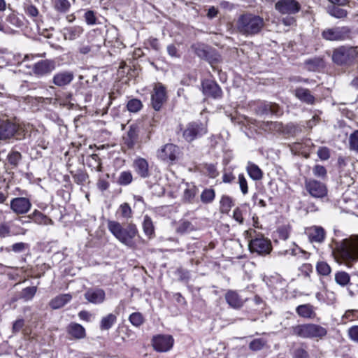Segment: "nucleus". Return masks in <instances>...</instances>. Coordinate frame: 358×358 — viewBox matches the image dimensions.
Listing matches in <instances>:
<instances>
[{
    "label": "nucleus",
    "mask_w": 358,
    "mask_h": 358,
    "mask_svg": "<svg viewBox=\"0 0 358 358\" xmlns=\"http://www.w3.org/2000/svg\"><path fill=\"white\" fill-rule=\"evenodd\" d=\"M335 253L347 267L351 268L355 262H358V236L337 242Z\"/></svg>",
    "instance_id": "f257e3e1"
},
{
    "label": "nucleus",
    "mask_w": 358,
    "mask_h": 358,
    "mask_svg": "<svg viewBox=\"0 0 358 358\" xmlns=\"http://www.w3.org/2000/svg\"><path fill=\"white\" fill-rule=\"evenodd\" d=\"M108 229L121 243L131 248L136 247L134 238L138 231L135 224H129L126 227H123L120 222L109 220Z\"/></svg>",
    "instance_id": "f03ea898"
},
{
    "label": "nucleus",
    "mask_w": 358,
    "mask_h": 358,
    "mask_svg": "<svg viewBox=\"0 0 358 358\" xmlns=\"http://www.w3.org/2000/svg\"><path fill=\"white\" fill-rule=\"evenodd\" d=\"M292 334L301 338L322 339L327 334L326 328L314 323H305L293 326Z\"/></svg>",
    "instance_id": "7ed1b4c3"
},
{
    "label": "nucleus",
    "mask_w": 358,
    "mask_h": 358,
    "mask_svg": "<svg viewBox=\"0 0 358 358\" xmlns=\"http://www.w3.org/2000/svg\"><path fill=\"white\" fill-rule=\"evenodd\" d=\"M263 25V19L252 14L241 15L237 22V29L243 34H257L261 30Z\"/></svg>",
    "instance_id": "20e7f679"
},
{
    "label": "nucleus",
    "mask_w": 358,
    "mask_h": 358,
    "mask_svg": "<svg viewBox=\"0 0 358 358\" xmlns=\"http://www.w3.org/2000/svg\"><path fill=\"white\" fill-rule=\"evenodd\" d=\"M357 56L354 47L340 46L335 49L332 55V60L337 65H349Z\"/></svg>",
    "instance_id": "39448f33"
},
{
    "label": "nucleus",
    "mask_w": 358,
    "mask_h": 358,
    "mask_svg": "<svg viewBox=\"0 0 358 358\" xmlns=\"http://www.w3.org/2000/svg\"><path fill=\"white\" fill-rule=\"evenodd\" d=\"M206 133L207 127L205 124L193 122L186 126L183 131L182 136L187 142H192L194 139L201 137Z\"/></svg>",
    "instance_id": "423d86ee"
},
{
    "label": "nucleus",
    "mask_w": 358,
    "mask_h": 358,
    "mask_svg": "<svg viewBox=\"0 0 358 358\" xmlns=\"http://www.w3.org/2000/svg\"><path fill=\"white\" fill-rule=\"evenodd\" d=\"M350 32L348 27H335L323 30L322 36L327 41H343L349 37Z\"/></svg>",
    "instance_id": "0eeeda50"
},
{
    "label": "nucleus",
    "mask_w": 358,
    "mask_h": 358,
    "mask_svg": "<svg viewBox=\"0 0 358 358\" xmlns=\"http://www.w3.org/2000/svg\"><path fill=\"white\" fill-rule=\"evenodd\" d=\"M305 187L313 197L323 198L327 195V188L325 184L315 179L306 180Z\"/></svg>",
    "instance_id": "6e6552de"
},
{
    "label": "nucleus",
    "mask_w": 358,
    "mask_h": 358,
    "mask_svg": "<svg viewBox=\"0 0 358 358\" xmlns=\"http://www.w3.org/2000/svg\"><path fill=\"white\" fill-rule=\"evenodd\" d=\"M152 343L156 351L166 352L173 348L174 339L170 335H157L153 337Z\"/></svg>",
    "instance_id": "1a4fd4ad"
},
{
    "label": "nucleus",
    "mask_w": 358,
    "mask_h": 358,
    "mask_svg": "<svg viewBox=\"0 0 358 358\" xmlns=\"http://www.w3.org/2000/svg\"><path fill=\"white\" fill-rule=\"evenodd\" d=\"M249 248L251 252L259 255L268 254L271 250V244L269 240L262 236L257 237L250 241Z\"/></svg>",
    "instance_id": "9d476101"
},
{
    "label": "nucleus",
    "mask_w": 358,
    "mask_h": 358,
    "mask_svg": "<svg viewBox=\"0 0 358 358\" xmlns=\"http://www.w3.org/2000/svg\"><path fill=\"white\" fill-rule=\"evenodd\" d=\"M166 99L165 87L161 84H155L151 95V103L153 108L158 111Z\"/></svg>",
    "instance_id": "9b49d317"
},
{
    "label": "nucleus",
    "mask_w": 358,
    "mask_h": 358,
    "mask_svg": "<svg viewBox=\"0 0 358 358\" xmlns=\"http://www.w3.org/2000/svg\"><path fill=\"white\" fill-rule=\"evenodd\" d=\"M275 8L281 14L292 15L298 13L301 6L296 0H280L275 3Z\"/></svg>",
    "instance_id": "f8f14e48"
},
{
    "label": "nucleus",
    "mask_w": 358,
    "mask_h": 358,
    "mask_svg": "<svg viewBox=\"0 0 358 358\" xmlns=\"http://www.w3.org/2000/svg\"><path fill=\"white\" fill-rule=\"evenodd\" d=\"M31 208V203L26 197H16L10 201V208L17 215L26 214Z\"/></svg>",
    "instance_id": "ddd939ff"
},
{
    "label": "nucleus",
    "mask_w": 358,
    "mask_h": 358,
    "mask_svg": "<svg viewBox=\"0 0 358 358\" xmlns=\"http://www.w3.org/2000/svg\"><path fill=\"white\" fill-rule=\"evenodd\" d=\"M304 233L311 243L320 244L324 242L326 236L324 229L320 226H312L306 228Z\"/></svg>",
    "instance_id": "4468645a"
},
{
    "label": "nucleus",
    "mask_w": 358,
    "mask_h": 358,
    "mask_svg": "<svg viewBox=\"0 0 358 358\" xmlns=\"http://www.w3.org/2000/svg\"><path fill=\"white\" fill-rule=\"evenodd\" d=\"M178 154V147L173 144L169 143L158 150L157 157L164 162H173L176 159Z\"/></svg>",
    "instance_id": "2eb2a0df"
},
{
    "label": "nucleus",
    "mask_w": 358,
    "mask_h": 358,
    "mask_svg": "<svg viewBox=\"0 0 358 358\" xmlns=\"http://www.w3.org/2000/svg\"><path fill=\"white\" fill-rule=\"evenodd\" d=\"M202 91L206 96L213 99H219L222 95L220 86L211 80H205L202 82Z\"/></svg>",
    "instance_id": "dca6fc26"
},
{
    "label": "nucleus",
    "mask_w": 358,
    "mask_h": 358,
    "mask_svg": "<svg viewBox=\"0 0 358 358\" xmlns=\"http://www.w3.org/2000/svg\"><path fill=\"white\" fill-rule=\"evenodd\" d=\"M17 131L15 124L10 122L6 117H0V140L12 137Z\"/></svg>",
    "instance_id": "f3484780"
},
{
    "label": "nucleus",
    "mask_w": 358,
    "mask_h": 358,
    "mask_svg": "<svg viewBox=\"0 0 358 358\" xmlns=\"http://www.w3.org/2000/svg\"><path fill=\"white\" fill-rule=\"evenodd\" d=\"M138 127L135 124L131 125L129 130L122 136L123 146L128 149L133 148L138 141Z\"/></svg>",
    "instance_id": "a211bd4d"
},
{
    "label": "nucleus",
    "mask_w": 358,
    "mask_h": 358,
    "mask_svg": "<svg viewBox=\"0 0 358 358\" xmlns=\"http://www.w3.org/2000/svg\"><path fill=\"white\" fill-rule=\"evenodd\" d=\"M55 69V63L52 60L45 59L36 63L33 71L35 75L43 76L50 73Z\"/></svg>",
    "instance_id": "6ab92c4d"
},
{
    "label": "nucleus",
    "mask_w": 358,
    "mask_h": 358,
    "mask_svg": "<svg viewBox=\"0 0 358 358\" xmlns=\"http://www.w3.org/2000/svg\"><path fill=\"white\" fill-rule=\"evenodd\" d=\"M85 299L91 303H102L106 298L105 292L99 288H91L86 291L84 294Z\"/></svg>",
    "instance_id": "aec40b11"
},
{
    "label": "nucleus",
    "mask_w": 358,
    "mask_h": 358,
    "mask_svg": "<svg viewBox=\"0 0 358 358\" xmlns=\"http://www.w3.org/2000/svg\"><path fill=\"white\" fill-rule=\"evenodd\" d=\"M74 78V74L71 71H61L55 74L52 83L58 87H64L69 85Z\"/></svg>",
    "instance_id": "412c9836"
},
{
    "label": "nucleus",
    "mask_w": 358,
    "mask_h": 358,
    "mask_svg": "<svg viewBox=\"0 0 358 358\" xmlns=\"http://www.w3.org/2000/svg\"><path fill=\"white\" fill-rule=\"evenodd\" d=\"M134 168L135 171L143 178L150 176L148 162L144 158L136 159L134 162Z\"/></svg>",
    "instance_id": "4be33fe9"
},
{
    "label": "nucleus",
    "mask_w": 358,
    "mask_h": 358,
    "mask_svg": "<svg viewBox=\"0 0 358 358\" xmlns=\"http://www.w3.org/2000/svg\"><path fill=\"white\" fill-rule=\"evenodd\" d=\"M83 33V29L80 26H71L64 27L62 34L64 40L74 41L78 38Z\"/></svg>",
    "instance_id": "5701e85b"
},
{
    "label": "nucleus",
    "mask_w": 358,
    "mask_h": 358,
    "mask_svg": "<svg viewBox=\"0 0 358 358\" xmlns=\"http://www.w3.org/2000/svg\"><path fill=\"white\" fill-rule=\"evenodd\" d=\"M296 312L300 317L306 319H313L316 316L315 308L309 303L298 306Z\"/></svg>",
    "instance_id": "b1692460"
},
{
    "label": "nucleus",
    "mask_w": 358,
    "mask_h": 358,
    "mask_svg": "<svg viewBox=\"0 0 358 358\" xmlns=\"http://www.w3.org/2000/svg\"><path fill=\"white\" fill-rule=\"evenodd\" d=\"M225 299L227 303L234 308H241L244 303L238 293L232 290H229L226 293Z\"/></svg>",
    "instance_id": "393cba45"
},
{
    "label": "nucleus",
    "mask_w": 358,
    "mask_h": 358,
    "mask_svg": "<svg viewBox=\"0 0 358 358\" xmlns=\"http://www.w3.org/2000/svg\"><path fill=\"white\" fill-rule=\"evenodd\" d=\"M71 299L72 296L69 294H60L53 298L49 305L52 309H59L69 303Z\"/></svg>",
    "instance_id": "a878e982"
},
{
    "label": "nucleus",
    "mask_w": 358,
    "mask_h": 358,
    "mask_svg": "<svg viewBox=\"0 0 358 358\" xmlns=\"http://www.w3.org/2000/svg\"><path fill=\"white\" fill-rule=\"evenodd\" d=\"M295 96L301 101L307 104H313L315 102V97L311 94L308 89L297 88L295 90Z\"/></svg>",
    "instance_id": "bb28decb"
},
{
    "label": "nucleus",
    "mask_w": 358,
    "mask_h": 358,
    "mask_svg": "<svg viewBox=\"0 0 358 358\" xmlns=\"http://www.w3.org/2000/svg\"><path fill=\"white\" fill-rule=\"evenodd\" d=\"M68 333L73 337L80 339L85 336L84 327L77 323H71L67 328Z\"/></svg>",
    "instance_id": "cd10ccee"
},
{
    "label": "nucleus",
    "mask_w": 358,
    "mask_h": 358,
    "mask_svg": "<svg viewBox=\"0 0 358 358\" xmlns=\"http://www.w3.org/2000/svg\"><path fill=\"white\" fill-rule=\"evenodd\" d=\"M28 218L32 220L38 224L48 225L52 224V220L41 212L35 210L32 213L28 215Z\"/></svg>",
    "instance_id": "c85d7f7f"
},
{
    "label": "nucleus",
    "mask_w": 358,
    "mask_h": 358,
    "mask_svg": "<svg viewBox=\"0 0 358 358\" xmlns=\"http://www.w3.org/2000/svg\"><path fill=\"white\" fill-rule=\"evenodd\" d=\"M249 176L254 180H259L262 178L263 173L259 167L249 162L246 167Z\"/></svg>",
    "instance_id": "c756f323"
},
{
    "label": "nucleus",
    "mask_w": 358,
    "mask_h": 358,
    "mask_svg": "<svg viewBox=\"0 0 358 358\" xmlns=\"http://www.w3.org/2000/svg\"><path fill=\"white\" fill-rule=\"evenodd\" d=\"M117 316L113 313L108 314L102 317L100 322V329L102 330H108L115 323Z\"/></svg>",
    "instance_id": "7c9ffc66"
},
{
    "label": "nucleus",
    "mask_w": 358,
    "mask_h": 358,
    "mask_svg": "<svg viewBox=\"0 0 358 358\" xmlns=\"http://www.w3.org/2000/svg\"><path fill=\"white\" fill-rule=\"evenodd\" d=\"M143 229L145 235L149 236L150 238H151V236L155 234L153 222L148 215L144 216Z\"/></svg>",
    "instance_id": "2f4dec72"
},
{
    "label": "nucleus",
    "mask_w": 358,
    "mask_h": 358,
    "mask_svg": "<svg viewBox=\"0 0 358 358\" xmlns=\"http://www.w3.org/2000/svg\"><path fill=\"white\" fill-rule=\"evenodd\" d=\"M24 234L25 230L21 227H19V231L16 233L11 234L10 227L6 223H3L0 225V237L6 238L7 236H10L11 235H17V234Z\"/></svg>",
    "instance_id": "473e14b6"
},
{
    "label": "nucleus",
    "mask_w": 358,
    "mask_h": 358,
    "mask_svg": "<svg viewBox=\"0 0 358 358\" xmlns=\"http://www.w3.org/2000/svg\"><path fill=\"white\" fill-rule=\"evenodd\" d=\"M54 8L60 13H66L69 11L71 3L68 0H53Z\"/></svg>",
    "instance_id": "72a5a7b5"
},
{
    "label": "nucleus",
    "mask_w": 358,
    "mask_h": 358,
    "mask_svg": "<svg viewBox=\"0 0 358 358\" xmlns=\"http://www.w3.org/2000/svg\"><path fill=\"white\" fill-rule=\"evenodd\" d=\"M133 180V176L129 171H125L120 173L117 182L120 185H129Z\"/></svg>",
    "instance_id": "f704fd0d"
},
{
    "label": "nucleus",
    "mask_w": 358,
    "mask_h": 358,
    "mask_svg": "<svg viewBox=\"0 0 358 358\" xmlns=\"http://www.w3.org/2000/svg\"><path fill=\"white\" fill-rule=\"evenodd\" d=\"M234 206L231 198L228 196H223L220 200V210L222 213H227Z\"/></svg>",
    "instance_id": "c9c22d12"
},
{
    "label": "nucleus",
    "mask_w": 358,
    "mask_h": 358,
    "mask_svg": "<svg viewBox=\"0 0 358 358\" xmlns=\"http://www.w3.org/2000/svg\"><path fill=\"white\" fill-rule=\"evenodd\" d=\"M350 280L349 274L345 271H339L335 275L336 282L341 286L347 285L350 282Z\"/></svg>",
    "instance_id": "e433bc0d"
},
{
    "label": "nucleus",
    "mask_w": 358,
    "mask_h": 358,
    "mask_svg": "<svg viewBox=\"0 0 358 358\" xmlns=\"http://www.w3.org/2000/svg\"><path fill=\"white\" fill-rule=\"evenodd\" d=\"M127 107L129 112L137 113L142 108L143 104L139 99H132L128 101Z\"/></svg>",
    "instance_id": "4c0bfd02"
},
{
    "label": "nucleus",
    "mask_w": 358,
    "mask_h": 358,
    "mask_svg": "<svg viewBox=\"0 0 358 358\" xmlns=\"http://www.w3.org/2000/svg\"><path fill=\"white\" fill-rule=\"evenodd\" d=\"M215 198V192L212 189H206L201 194V200L203 203H211Z\"/></svg>",
    "instance_id": "58836bf2"
},
{
    "label": "nucleus",
    "mask_w": 358,
    "mask_h": 358,
    "mask_svg": "<svg viewBox=\"0 0 358 358\" xmlns=\"http://www.w3.org/2000/svg\"><path fill=\"white\" fill-rule=\"evenodd\" d=\"M329 13L336 18H344L347 16V11L339 7L333 6L329 8Z\"/></svg>",
    "instance_id": "ea45409f"
},
{
    "label": "nucleus",
    "mask_w": 358,
    "mask_h": 358,
    "mask_svg": "<svg viewBox=\"0 0 358 358\" xmlns=\"http://www.w3.org/2000/svg\"><path fill=\"white\" fill-rule=\"evenodd\" d=\"M316 270L322 275H328L331 273V267L324 262H318L316 265Z\"/></svg>",
    "instance_id": "a19ab883"
},
{
    "label": "nucleus",
    "mask_w": 358,
    "mask_h": 358,
    "mask_svg": "<svg viewBox=\"0 0 358 358\" xmlns=\"http://www.w3.org/2000/svg\"><path fill=\"white\" fill-rule=\"evenodd\" d=\"M349 143L351 150L358 152V130L350 134L349 138Z\"/></svg>",
    "instance_id": "79ce46f5"
},
{
    "label": "nucleus",
    "mask_w": 358,
    "mask_h": 358,
    "mask_svg": "<svg viewBox=\"0 0 358 358\" xmlns=\"http://www.w3.org/2000/svg\"><path fill=\"white\" fill-rule=\"evenodd\" d=\"M307 68L310 71H316L323 66V61L321 59H314L306 62Z\"/></svg>",
    "instance_id": "37998d69"
},
{
    "label": "nucleus",
    "mask_w": 358,
    "mask_h": 358,
    "mask_svg": "<svg viewBox=\"0 0 358 358\" xmlns=\"http://www.w3.org/2000/svg\"><path fill=\"white\" fill-rule=\"evenodd\" d=\"M130 322L136 327H139L143 322V317L140 313H134L129 316Z\"/></svg>",
    "instance_id": "c03bdc74"
},
{
    "label": "nucleus",
    "mask_w": 358,
    "mask_h": 358,
    "mask_svg": "<svg viewBox=\"0 0 358 358\" xmlns=\"http://www.w3.org/2000/svg\"><path fill=\"white\" fill-rule=\"evenodd\" d=\"M6 20L15 27H20L23 24L22 21L13 13L8 15Z\"/></svg>",
    "instance_id": "a18cd8bd"
},
{
    "label": "nucleus",
    "mask_w": 358,
    "mask_h": 358,
    "mask_svg": "<svg viewBox=\"0 0 358 358\" xmlns=\"http://www.w3.org/2000/svg\"><path fill=\"white\" fill-rule=\"evenodd\" d=\"M21 159V154L19 152L13 151L8 155V160L10 164L16 166Z\"/></svg>",
    "instance_id": "49530a36"
},
{
    "label": "nucleus",
    "mask_w": 358,
    "mask_h": 358,
    "mask_svg": "<svg viewBox=\"0 0 358 358\" xmlns=\"http://www.w3.org/2000/svg\"><path fill=\"white\" fill-rule=\"evenodd\" d=\"M120 211L121 215L124 218L129 219L132 216V210L127 203H124L120 205Z\"/></svg>",
    "instance_id": "de8ad7c7"
},
{
    "label": "nucleus",
    "mask_w": 358,
    "mask_h": 358,
    "mask_svg": "<svg viewBox=\"0 0 358 358\" xmlns=\"http://www.w3.org/2000/svg\"><path fill=\"white\" fill-rule=\"evenodd\" d=\"M194 230V226L188 221L182 222L178 226L177 231L180 233H187Z\"/></svg>",
    "instance_id": "09e8293b"
},
{
    "label": "nucleus",
    "mask_w": 358,
    "mask_h": 358,
    "mask_svg": "<svg viewBox=\"0 0 358 358\" xmlns=\"http://www.w3.org/2000/svg\"><path fill=\"white\" fill-rule=\"evenodd\" d=\"M238 184L243 194H247L248 192V182L244 175L242 173L238 175Z\"/></svg>",
    "instance_id": "8fccbe9b"
},
{
    "label": "nucleus",
    "mask_w": 358,
    "mask_h": 358,
    "mask_svg": "<svg viewBox=\"0 0 358 358\" xmlns=\"http://www.w3.org/2000/svg\"><path fill=\"white\" fill-rule=\"evenodd\" d=\"M313 172L315 176L324 178L327 176V170L324 166L321 165H315L313 167Z\"/></svg>",
    "instance_id": "3c124183"
},
{
    "label": "nucleus",
    "mask_w": 358,
    "mask_h": 358,
    "mask_svg": "<svg viewBox=\"0 0 358 358\" xmlns=\"http://www.w3.org/2000/svg\"><path fill=\"white\" fill-rule=\"evenodd\" d=\"M36 287H28L23 289L22 296L27 300H29L34 297L36 292Z\"/></svg>",
    "instance_id": "603ef678"
},
{
    "label": "nucleus",
    "mask_w": 358,
    "mask_h": 358,
    "mask_svg": "<svg viewBox=\"0 0 358 358\" xmlns=\"http://www.w3.org/2000/svg\"><path fill=\"white\" fill-rule=\"evenodd\" d=\"M279 106L275 103L264 104V113H271V114L278 115L279 113Z\"/></svg>",
    "instance_id": "864d4df0"
},
{
    "label": "nucleus",
    "mask_w": 358,
    "mask_h": 358,
    "mask_svg": "<svg viewBox=\"0 0 358 358\" xmlns=\"http://www.w3.org/2000/svg\"><path fill=\"white\" fill-rule=\"evenodd\" d=\"M265 345V342L260 338L255 339L250 343V348L252 350H259Z\"/></svg>",
    "instance_id": "5fc2aeb1"
},
{
    "label": "nucleus",
    "mask_w": 358,
    "mask_h": 358,
    "mask_svg": "<svg viewBox=\"0 0 358 358\" xmlns=\"http://www.w3.org/2000/svg\"><path fill=\"white\" fill-rule=\"evenodd\" d=\"M317 153L319 158L322 160H327L330 157L329 150L326 147L320 148Z\"/></svg>",
    "instance_id": "6e6d98bb"
},
{
    "label": "nucleus",
    "mask_w": 358,
    "mask_h": 358,
    "mask_svg": "<svg viewBox=\"0 0 358 358\" xmlns=\"http://www.w3.org/2000/svg\"><path fill=\"white\" fill-rule=\"evenodd\" d=\"M348 336L354 342L358 343V326H353L348 329Z\"/></svg>",
    "instance_id": "4d7b16f0"
},
{
    "label": "nucleus",
    "mask_w": 358,
    "mask_h": 358,
    "mask_svg": "<svg viewBox=\"0 0 358 358\" xmlns=\"http://www.w3.org/2000/svg\"><path fill=\"white\" fill-rule=\"evenodd\" d=\"M85 20L87 24L93 25L96 23L95 14L92 10H88L85 13Z\"/></svg>",
    "instance_id": "13d9d810"
},
{
    "label": "nucleus",
    "mask_w": 358,
    "mask_h": 358,
    "mask_svg": "<svg viewBox=\"0 0 358 358\" xmlns=\"http://www.w3.org/2000/svg\"><path fill=\"white\" fill-rule=\"evenodd\" d=\"M24 326V320L22 318L16 320L13 324V332L16 334L20 332Z\"/></svg>",
    "instance_id": "bf43d9fd"
},
{
    "label": "nucleus",
    "mask_w": 358,
    "mask_h": 358,
    "mask_svg": "<svg viewBox=\"0 0 358 358\" xmlns=\"http://www.w3.org/2000/svg\"><path fill=\"white\" fill-rule=\"evenodd\" d=\"M11 248H12V250L14 252L18 253V252H22L25 249H27L28 248V245L27 243L20 242V243H16L13 244L11 246Z\"/></svg>",
    "instance_id": "052dcab7"
},
{
    "label": "nucleus",
    "mask_w": 358,
    "mask_h": 358,
    "mask_svg": "<svg viewBox=\"0 0 358 358\" xmlns=\"http://www.w3.org/2000/svg\"><path fill=\"white\" fill-rule=\"evenodd\" d=\"M298 252L306 253L303 250H301L296 245H295L294 243H293L292 248L285 251V255H291L292 256H296L298 254Z\"/></svg>",
    "instance_id": "680f3d73"
},
{
    "label": "nucleus",
    "mask_w": 358,
    "mask_h": 358,
    "mask_svg": "<svg viewBox=\"0 0 358 358\" xmlns=\"http://www.w3.org/2000/svg\"><path fill=\"white\" fill-rule=\"evenodd\" d=\"M25 13L32 17H36L38 15V10L37 8L33 5H28L25 8Z\"/></svg>",
    "instance_id": "e2e57ef3"
},
{
    "label": "nucleus",
    "mask_w": 358,
    "mask_h": 358,
    "mask_svg": "<svg viewBox=\"0 0 358 358\" xmlns=\"http://www.w3.org/2000/svg\"><path fill=\"white\" fill-rule=\"evenodd\" d=\"M206 169L207 171L208 175L210 178H215L218 175V172L217 171L216 167L213 164H207L206 166Z\"/></svg>",
    "instance_id": "0e129e2a"
},
{
    "label": "nucleus",
    "mask_w": 358,
    "mask_h": 358,
    "mask_svg": "<svg viewBox=\"0 0 358 358\" xmlns=\"http://www.w3.org/2000/svg\"><path fill=\"white\" fill-rule=\"evenodd\" d=\"M294 358H309V355L306 350L298 348L294 351Z\"/></svg>",
    "instance_id": "69168bd1"
},
{
    "label": "nucleus",
    "mask_w": 358,
    "mask_h": 358,
    "mask_svg": "<svg viewBox=\"0 0 358 358\" xmlns=\"http://www.w3.org/2000/svg\"><path fill=\"white\" fill-rule=\"evenodd\" d=\"M278 234L280 239L285 241L289 237V231L287 227H284L278 229Z\"/></svg>",
    "instance_id": "338daca9"
},
{
    "label": "nucleus",
    "mask_w": 358,
    "mask_h": 358,
    "mask_svg": "<svg viewBox=\"0 0 358 358\" xmlns=\"http://www.w3.org/2000/svg\"><path fill=\"white\" fill-rule=\"evenodd\" d=\"M233 217L240 224L243 222V212L239 208H237L234 210Z\"/></svg>",
    "instance_id": "774afa93"
}]
</instances>
